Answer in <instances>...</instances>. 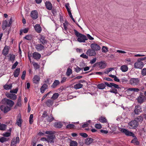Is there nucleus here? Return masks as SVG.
<instances>
[{
	"label": "nucleus",
	"instance_id": "nucleus-4",
	"mask_svg": "<svg viewBox=\"0 0 146 146\" xmlns=\"http://www.w3.org/2000/svg\"><path fill=\"white\" fill-rule=\"evenodd\" d=\"M139 81L138 78H131L129 80V83L132 85L135 86L139 84Z\"/></svg>",
	"mask_w": 146,
	"mask_h": 146
},
{
	"label": "nucleus",
	"instance_id": "nucleus-64",
	"mask_svg": "<svg viewBox=\"0 0 146 146\" xmlns=\"http://www.w3.org/2000/svg\"><path fill=\"white\" fill-rule=\"evenodd\" d=\"M80 135L82 137L86 138L88 137V135L85 133H80Z\"/></svg>",
	"mask_w": 146,
	"mask_h": 146
},
{
	"label": "nucleus",
	"instance_id": "nucleus-49",
	"mask_svg": "<svg viewBox=\"0 0 146 146\" xmlns=\"http://www.w3.org/2000/svg\"><path fill=\"white\" fill-rule=\"evenodd\" d=\"M59 96V94L58 93H55L53 94L51 98L52 99L55 100L58 98Z\"/></svg>",
	"mask_w": 146,
	"mask_h": 146
},
{
	"label": "nucleus",
	"instance_id": "nucleus-32",
	"mask_svg": "<svg viewBox=\"0 0 146 146\" xmlns=\"http://www.w3.org/2000/svg\"><path fill=\"white\" fill-rule=\"evenodd\" d=\"M47 122L49 123L51 122L54 119V118L53 117L52 115H50V116H48L46 118Z\"/></svg>",
	"mask_w": 146,
	"mask_h": 146
},
{
	"label": "nucleus",
	"instance_id": "nucleus-27",
	"mask_svg": "<svg viewBox=\"0 0 146 146\" xmlns=\"http://www.w3.org/2000/svg\"><path fill=\"white\" fill-rule=\"evenodd\" d=\"M87 40V37H78L77 39L78 41L80 42H85Z\"/></svg>",
	"mask_w": 146,
	"mask_h": 146
},
{
	"label": "nucleus",
	"instance_id": "nucleus-3",
	"mask_svg": "<svg viewBox=\"0 0 146 146\" xmlns=\"http://www.w3.org/2000/svg\"><path fill=\"white\" fill-rule=\"evenodd\" d=\"M130 128L132 129H136L139 125V123L135 119L130 121L129 123Z\"/></svg>",
	"mask_w": 146,
	"mask_h": 146
},
{
	"label": "nucleus",
	"instance_id": "nucleus-45",
	"mask_svg": "<svg viewBox=\"0 0 146 146\" xmlns=\"http://www.w3.org/2000/svg\"><path fill=\"white\" fill-rule=\"evenodd\" d=\"M64 27V30L66 31L67 29V27L69 24V23L66 20H65L64 23H63Z\"/></svg>",
	"mask_w": 146,
	"mask_h": 146
},
{
	"label": "nucleus",
	"instance_id": "nucleus-21",
	"mask_svg": "<svg viewBox=\"0 0 146 146\" xmlns=\"http://www.w3.org/2000/svg\"><path fill=\"white\" fill-rule=\"evenodd\" d=\"M35 48L38 51H39L43 50L44 47L41 44H38L36 46Z\"/></svg>",
	"mask_w": 146,
	"mask_h": 146
},
{
	"label": "nucleus",
	"instance_id": "nucleus-13",
	"mask_svg": "<svg viewBox=\"0 0 146 146\" xmlns=\"http://www.w3.org/2000/svg\"><path fill=\"white\" fill-rule=\"evenodd\" d=\"M48 137L47 142L52 144L54 143V139L55 138V136L53 135H48L47 136Z\"/></svg>",
	"mask_w": 146,
	"mask_h": 146
},
{
	"label": "nucleus",
	"instance_id": "nucleus-23",
	"mask_svg": "<svg viewBox=\"0 0 146 146\" xmlns=\"http://www.w3.org/2000/svg\"><path fill=\"white\" fill-rule=\"evenodd\" d=\"M62 125V124L60 122H55L54 124V127L56 128H60Z\"/></svg>",
	"mask_w": 146,
	"mask_h": 146
},
{
	"label": "nucleus",
	"instance_id": "nucleus-55",
	"mask_svg": "<svg viewBox=\"0 0 146 146\" xmlns=\"http://www.w3.org/2000/svg\"><path fill=\"white\" fill-rule=\"evenodd\" d=\"M120 80L123 84H125L128 81V80L127 78L125 77H124L123 78H122L120 79Z\"/></svg>",
	"mask_w": 146,
	"mask_h": 146
},
{
	"label": "nucleus",
	"instance_id": "nucleus-12",
	"mask_svg": "<svg viewBox=\"0 0 146 146\" xmlns=\"http://www.w3.org/2000/svg\"><path fill=\"white\" fill-rule=\"evenodd\" d=\"M86 54L89 56H94L96 55V51L92 48L88 49L87 51Z\"/></svg>",
	"mask_w": 146,
	"mask_h": 146
},
{
	"label": "nucleus",
	"instance_id": "nucleus-2",
	"mask_svg": "<svg viewBox=\"0 0 146 146\" xmlns=\"http://www.w3.org/2000/svg\"><path fill=\"white\" fill-rule=\"evenodd\" d=\"M146 59V57L138 58L137 61L134 64V68H136L142 69L143 66L144 64L141 61L144 60Z\"/></svg>",
	"mask_w": 146,
	"mask_h": 146
},
{
	"label": "nucleus",
	"instance_id": "nucleus-39",
	"mask_svg": "<svg viewBox=\"0 0 146 146\" xmlns=\"http://www.w3.org/2000/svg\"><path fill=\"white\" fill-rule=\"evenodd\" d=\"M83 86V84L80 83H78L75 84L74 86V88L75 89H78L82 88Z\"/></svg>",
	"mask_w": 146,
	"mask_h": 146
},
{
	"label": "nucleus",
	"instance_id": "nucleus-42",
	"mask_svg": "<svg viewBox=\"0 0 146 146\" xmlns=\"http://www.w3.org/2000/svg\"><path fill=\"white\" fill-rule=\"evenodd\" d=\"M9 140V138L5 137H0V142L2 143H3L6 141Z\"/></svg>",
	"mask_w": 146,
	"mask_h": 146
},
{
	"label": "nucleus",
	"instance_id": "nucleus-52",
	"mask_svg": "<svg viewBox=\"0 0 146 146\" xmlns=\"http://www.w3.org/2000/svg\"><path fill=\"white\" fill-rule=\"evenodd\" d=\"M33 114H31L29 118V122L30 124H31L33 122Z\"/></svg>",
	"mask_w": 146,
	"mask_h": 146
},
{
	"label": "nucleus",
	"instance_id": "nucleus-41",
	"mask_svg": "<svg viewBox=\"0 0 146 146\" xmlns=\"http://www.w3.org/2000/svg\"><path fill=\"white\" fill-rule=\"evenodd\" d=\"M99 121L101 123H105L107 122V120L105 117L101 116L99 118Z\"/></svg>",
	"mask_w": 146,
	"mask_h": 146
},
{
	"label": "nucleus",
	"instance_id": "nucleus-56",
	"mask_svg": "<svg viewBox=\"0 0 146 146\" xmlns=\"http://www.w3.org/2000/svg\"><path fill=\"white\" fill-rule=\"evenodd\" d=\"M141 74L143 76L146 75V68H144L142 70Z\"/></svg>",
	"mask_w": 146,
	"mask_h": 146
},
{
	"label": "nucleus",
	"instance_id": "nucleus-58",
	"mask_svg": "<svg viewBox=\"0 0 146 146\" xmlns=\"http://www.w3.org/2000/svg\"><path fill=\"white\" fill-rule=\"evenodd\" d=\"M48 113L46 111H44L43 113L42 117L43 118H45L46 117H48Z\"/></svg>",
	"mask_w": 146,
	"mask_h": 146
},
{
	"label": "nucleus",
	"instance_id": "nucleus-50",
	"mask_svg": "<svg viewBox=\"0 0 146 146\" xmlns=\"http://www.w3.org/2000/svg\"><path fill=\"white\" fill-rule=\"evenodd\" d=\"M16 105L19 106H20L21 105V98L20 96L19 97L18 99Z\"/></svg>",
	"mask_w": 146,
	"mask_h": 146
},
{
	"label": "nucleus",
	"instance_id": "nucleus-14",
	"mask_svg": "<svg viewBox=\"0 0 146 146\" xmlns=\"http://www.w3.org/2000/svg\"><path fill=\"white\" fill-rule=\"evenodd\" d=\"M96 64H98V66L100 69H104L105 68L106 64L104 61H101L97 62Z\"/></svg>",
	"mask_w": 146,
	"mask_h": 146
},
{
	"label": "nucleus",
	"instance_id": "nucleus-5",
	"mask_svg": "<svg viewBox=\"0 0 146 146\" xmlns=\"http://www.w3.org/2000/svg\"><path fill=\"white\" fill-rule=\"evenodd\" d=\"M142 112V109L141 106L139 105H137L135 107L134 110V112L136 115H138L140 113Z\"/></svg>",
	"mask_w": 146,
	"mask_h": 146
},
{
	"label": "nucleus",
	"instance_id": "nucleus-37",
	"mask_svg": "<svg viewBox=\"0 0 146 146\" xmlns=\"http://www.w3.org/2000/svg\"><path fill=\"white\" fill-rule=\"evenodd\" d=\"M7 126L6 125L1 123V124H0V130L2 131L5 130L6 129Z\"/></svg>",
	"mask_w": 146,
	"mask_h": 146
},
{
	"label": "nucleus",
	"instance_id": "nucleus-25",
	"mask_svg": "<svg viewBox=\"0 0 146 146\" xmlns=\"http://www.w3.org/2000/svg\"><path fill=\"white\" fill-rule=\"evenodd\" d=\"M20 68H17L13 72V75L16 78L18 76L20 72Z\"/></svg>",
	"mask_w": 146,
	"mask_h": 146
},
{
	"label": "nucleus",
	"instance_id": "nucleus-6",
	"mask_svg": "<svg viewBox=\"0 0 146 146\" xmlns=\"http://www.w3.org/2000/svg\"><path fill=\"white\" fill-rule=\"evenodd\" d=\"M31 16L34 20L37 19L38 17V13L37 11H32L31 13Z\"/></svg>",
	"mask_w": 146,
	"mask_h": 146
},
{
	"label": "nucleus",
	"instance_id": "nucleus-19",
	"mask_svg": "<svg viewBox=\"0 0 146 146\" xmlns=\"http://www.w3.org/2000/svg\"><path fill=\"white\" fill-rule=\"evenodd\" d=\"M41 55L40 54L37 52H34L33 54V58L36 60H38L41 57Z\"/></svg>",
	"mask_w": 146,
	"mask_h": 146
},
{
	"label": "nucleus",
	"instance_id": "nucleus-57",
	"mask_svg": "<svg viewBox=\"0 0 146 146\" xmlns=\"http://www.w3.org/2000/svg\"><path fill=\"white\" fill-rule=\"evenodd\" d=\"M74 70L77 72H80L81 70H82L83 68H80L78 66H77L76 68H74Z\"/></svg>",
	"mask_w": 146,
	"mask_h": 146
},
{
	"label": "nucleus",
	"instance_id": "nucleus-9",
	"mask_svg": "<svg viewBox=\"0 0 146 146\" xmlns=\"http://www.w3.org/2000/svg\"><path fill=\"white\" fill-rule=\"evenodd\" d=\"M0 109L1 110L3 111L4 113L7 112L11 110L10 107L7 106H6L3 105L1 106Z\"/></svg>",
	"mask_w": 146,
	"mask_h": 146
},
{
	"label": "nucleus",
	"instance_id": "nucleus-7",
	"mask_svg": "<svg viewBox=\"0 0 146 146\" xmlns=\"http://www.w3.org/2000/svg\"><path fill=\"white\" fill-rule=\"evenodd\" d=\"M4 101L5 102V103L7 105L9 106V107H12L15 104L13 101L7 98H5L4 99Z\"/></svg>",
	"mask_w": 146,
	"mask_h": 146
},
{
	"label": "nucleus",
	"instance_id": "nucleus-24",
	"mask_svg": "<svg viewBox=\"0 0 146 146\" xmlns=\"http://www.w3.org/2000/svg\"><path fill=\"white\" fill-rule=\"evenodd\" d=\"M53 103V101L50 99L48 100L45 102L46 106L48 107L51 106Z\"/></svg>",
	"mask_w": 146,
	"mask_h": 146
},
{
	"label": "nucleus",
	"instance_id": "nucleus-30",
	"mask_svg": "<svg viewBox=\"0 0 146 146\" xmlns=\"http://www.w3.org/2000/svg\"><path fill=\"white\" fill-rule=\"evenodd\" d=\"M94 139L91 138H88L86 140L85 143L86 145H89L92 143Z\"/></svg>",
	"mask_w": 146,
	"mask_h": 146
},
{
	"label": "nucleus",
	"instance_id": "nucleus-11",
	"mask_svg": "<svg viewBox=\"0 0 146 146\" xmlns=\"http://www.w3.org/2000/svg\"><path fill=\"white\" fill-rule=\"evenodd\" d=\"M10 47L9 46L5 45L2 51V54L4 56L7 55L9 51Z\"/></svg>",
	"mask_w": 146,
	"mask_h": 146
},
{
	"label": "nucleus",
	"instance_id": "nucleus-8",
	"mask_svg": "<svg viewBox=\"0 0 146 146\" xmlns=\"http://www.w3.org/2000/svg\"><path fill=\"white\" fill-rule=\"evenodd\" d=\"M7 97L13 100H15L17 98V96L15 94L9 93H7L6 94Z\"/></svg>",
	"mask_w": 146,
	"mask_h": 146
},
{
	"label": "nucleus",
	"instance_id": "nucleus-60",
	"mask_svg": "<svg viewBox=\"0 0 146 146\" xmlns=\"http://www.w3.org/2000/svg\"><path fill=\"white\" fill-rule=\"evenodd\" d=\"M17 143L15 142V140L13 139L11 143V146H16Z\"/></svg>",
	"mask_w": 146,
	"mask_h": 146
},
{
	"label": "nucleus",
	"instance_id": "nucleus-62",
	"mask_svg": "<svg viewBox=\"0 0 146 146\" xmlns=\"http://www.w3.org/2000/svg\"><path fill=\"white\" fill-rule=\"evenodd\" d=\"M18 64V62L17 61H16L15 63L12 65L11 69H14L17 66Z\"/></svg>",
	"mask_w": 146,
	"mask_h": 146
},
{
	"label": "nucleus",
	"instance_id": "nucleus-15",
	"mask_svg": "<svg viewBox=\"0 0 146 146\" xmlns=\"http://www.w3.org/2000/svg\"><path fill=\"white\" fill-rule=\"evenodd\" d=\"M40 42L44 45L47 44L48 41L46 37H40L39 38Z\"/></svg>",
	"mask_w": 146,
	"mask_h": 146
},
{
	"label": "nucleus",
	"instance_id": "nucleus-48",
	"mask_svg": "<svg viewBox=\"0 0 146 146\" xmlns=\"http://www.w3.org/2000/svg\"><path fill=\"white\" fill-rule=\"evenodd\" d=\"M78 143L75 141H71L70 143V146H77Z\"/></svg>",
	"mask_w": 146,
	"mask_h": 146
},
{
	"label": "nucleus",
	"instance_id": "nucleus-40",
	"mask_svg": "<svg viewBox=\"0 0 146 146\" xmlns=\"http://www.w3.org/2000/svg\"><path fill=\"white\" fill-rule=\"evenodd\" d=\"M10 57L9 59V60L12 62L13 63L15 58V56L13 54H10Z\"/></svg>",
	"mask_w": 146,
	"mask_h": 146
},
{
	"label": "nucleus",
	"instance_id": "nucleus-61",
	"mask_svg": "<svg viewBox=\"0 0 146 146\" xmlns=\"http://www.w3.org/2000/svg\"><path fill=\"white\" fill-rule=\"evenodd\" d=\"M80 57H81L83 58H86V59H88V56L86 55V54H84V53H83L82 54H81L80 56Z\"/></svg>",
	"mask_w": 146,
	"mask_h": 146
},
{
	"label": "nucleus",
	"instance_id": "nucleus-18",
	"mask_svg": "<svg viewBox=\"0 0 146 146\" xmlns=\"http://www.w3.org/2000/svg\"><path fill=\"white\" fill-rule=\"evenodd\" d=\"M40 77L38 75H35L33 78V83L36 84L39 83L40 80Z\"/></svg>",
	"mask_w": 146,
	"mask_h": 146
},
{
	"label": "nucleus",
	"instance_id": "nucleus-28",
	"mask_svg": "<svg viewBox=\"0 0 146 146\" xmlns=\"http://www.w3.org/2000/svg\"><path fill=\"white\" fill-rule=\"evenodd\" d=\"M8 24L7 20L3 21L2 25V29L3 30H4L7 26L8 27Z\"/></svg>",
	"mask_w": 146,
	"mask_h": 146
},
{
	"label": "nucleus",
	"instance_id": "nucleus-34",
	"mask_svg": "<svg viewBox=\"0 0 146 146\" xmlns=\"http://www.w3.org/2000/svg\"><path fill=\"white\" fill-rule=\"evenodd\" d=\"M127 90L128 91H133L134 92H137L140 91V90L138 88H129L127 89Z\"/></svg>",
	"mask_w": 146,
	"mask_h": 146
},
{
	"label": "nucleus",
	"instance_id": "nucleus-54",
	"mask_svg": "<svg viewBox=\"0 0 146 146\" xmlns=\"http://www.w3.org/2000/svg\"><path fill=\"white\" fill-rule=\"evenodd\" d=\"M72 73V70L69 68L67 69V71L66 72V75L67 76H69Z\"/></svg>",
	"mask_w": 146,
	"mask_h": 146
},
{
	"label": "nucleus",
	"instance_id": "nucleus-33",
	"mask_svg": "<svg viewBox=\"0 0 146 146\" xmlns=\"http://www.w3.org/2000/svg\"><path fill=\"white\" fill-rule=\"evenodd\" d=\"M135 119L137 122H141L143 120V116L142 115H140L135 118Z\"/></svg>",
	"mask_w": 146,
	"mask_h": 146
},
{
	"label": "nucleus",
	"instance_id": "nucleus-46",
	"mask_svg": "<svg viewBox=\"0 0 146 146\" xmlns=\"http://www.w3.org/2000/svg\"><path fill=\"white\" fill-rule=\"evenodd\" d=\"M29 31V29L28 28H26L23 30H21L20 31V35H21L23 32L25 33H27Z\"/></svg>",
	"mask_w": 146,
	"mask_h": 146
},
{
	"label": "nucleus",
	"instance_id": "nucleus-51",
	"mask_svg": "<svg viewBox=\"0 0 146 146\" xmlns=\"http://www.w3.org/2000/svg\"><path fill=\"white\" fill-rule=\"evenodd\" d=\"M33 66L36 70L39 69L40 68L39 66L35 62H33Z\"/></svg>",
	"mask_w": 146,
	"mask_h": 146
},
{
	"label": "nucleus",
	"instance_id": "nucleus-20",
	"mask_svg": "<svg viewBox=\"0 0 146 146\" xmlns=\"http://www.w3.org/2000/svg\"><path fill=\"white\" fill-rule=\"evenodd\" d=\"M35 30L38 33H40L42 31V28L39 24H36L34 26Z\"/></svg>",
	"mask_w": 146,
	"mask_h": 146
},
{
	"label": "nucleus",
	"instance_id": "nucleus-35",
	"mask_svg": "<svg viewBox=\"0 0 146 146\" xmlns=\"http://www.w3.org/2000/svg\"><path fill=\"white\" fill-rule=\"evenodd\" d=\"M111 85V88L112 87H113L114 88H116L118 89L119 91H120V90L121 89V88L118 85L116 84L113 83H112Z\"/></svg>",
	"mask_w": 146,
	"mask_h": 146
},
{
	"label": "nucleus",
	"instance_id": "nucleus-10",
	"mask_svg": "<svg viewBox=\"0 0 146 146\" xmlns=\"http://www.w3.org/2000/svg\"><path fill=\"white\" fill-rule=\"evenodd\" d=\"M90 46L91 48L94 50L96 51H98L101 49L100 46L98 44L95 43H92L91 44Z\"/></svg>",
	"mask_w": 146,
	"mask_h": 146
},
{
	"label": "nucleus",
	"instance_id": "nucleus-22",
	"mask_svg": "<svg viewBox=\"0 0 146 146\" xmlns=\"http://www.w3.org/2000/svg\"><path fill=\"white\" fill-rule=\"evenodd\" d=\"M145 98V97L144 96L142 95L139 96L138 98L137 99V102L138 103L140 104H141L142 103H143L144 101Z\"/></svg>",
	"mask_w": 146,
	"mask_h": 146
},
{
	"label": "nucleus",
	"instance_id": "nucleus-1",
	"mask_svg": "<svg viewBox=\"0 0 146 146\" xmlns=\"http://www.w3.org/2000/svg\"><path fill=\"white\" fill-rule=\"evenodd\" d=\"M119 129L121 132L125 134L126 135L132 136L134 137V139L131 141V143H133L135 145L139 144V142L138 141L137 137L135 136L133 133L129 131L128 130L124 128H119Z\"/></svg>",
	"mask_w": 146,
	"mask_h": 146
},
{
	"label": "nucleus",
	"instance_id": "nucleus-43",
	"mask_svg": "<svg viewBox=\"0 0 146 146\" xmlns=\"http://www.w3.org/2000/svg\"><path fill=\"white\" fill-rule=\"evenodd\" d=\"M4 88L6 90H8L11 89L12 88V84L9 85L5 84L3 86Z\"/></svg>",
	"mask_w": 146,
	"mask_h": 146
},
{
	"label": "nucleus",
	"instance_id": "nucleus-16",
	"mask_svg": "<svg viewBox=\"0 0 146 146\" xmlns=\"http://www.w3.org/2000/svg\"><path fill=\"white\" fill-rule=\"evenodd\" d=\"M16 124L19 127L21 126L22 119L21 115L20 114H19L17 116V122Z\"/></svg>",
	"mask_w": 146,
	"mask_h": 146
},
{
	"label": "nucleus",
	"instance_id": "nucleus-59",
	"mask_svg": "<svg viewBox=\"0 0 146 146\" xmlns=\"http://www.w3.org/2000/svg\"><path fill=\"white\" fill-rule=\"evenodd\" d=\"M18 91V88H17L15 89H13V90L10 91V92L11 93H14L15 94H17Z\"/></svg>",
	"mask_w": 146,
	"mask_h": 146
},
{
	"label": "nucleus",
	"instance_id": "nucleus-47",
	"mask_svg": "<svg viewBox=\"0 0 146 146\" xmlns=\"http://www.w3.org/2000/svg\"><path fill=\"white\" fill-rule=\"evenodd\" d=\"M75 127V126L74 124H68L66 127V129H74Z\"/></svg>",
	"mask_w": 146,
	"mask_h": 146
},
{
	"label": "nucleus",
	"instance_id": "nucleus-26",
	"mask_svg": "<svg viewBox=\"0 0 146 146\" xmlns=\"http://www.w3.org/2000/svg\"><path fill=\"white\" fill-rule=\"evenodd\" d=\"M48 88L47 84H44L41 87L40 89V92L42 93H43L45 90Z\"/></svg>",
	"mask_w": 146,
	"mask_h": 146
},
{
	"label": "nucleus",
	"instance_id": "nucleus-38",
	"mask_svg": "<svg viewBox=\"0 0 146 146\" xmlns=\"http://www.w3.org/2000/svg\"><path fill=\"white\" fill-rule=\"evenodd\" d=\"M106 87V85L104 83H101L98 84L97 86L98 88L100 89H103Z\"/></svg>",
	"mask_w": 146,
	"mask_h": 146
},
{
	"label": "nucleus",
	"instance_id": "nucleus-36",
	"mask_svg": "<svg viewBox=\"0 0 146 146\" xmlns=\"http://www.w3.org/2000/svg\"><path fill=\"white\" fill-rule=\"evenodd\" d=\"M74 32L76 36H86L85 35L79 33L75 29H74Z\"/></svg>",
	"mask_w": 146,
	"mask_h": 146
},
{
	"label": "nucleus",
	"instance_id": "nucleus-44",
	"mask_svg": "<svg viewBox=\"0 0 146 146\" xmlns=\"http://www.w3.org/2000/svg\"><path fill=\"white\" fill-rule=\"evenodd\" d=\"M118 90L117 89L111 88L109 92L116 94L118 93Z\"/></svg>",
	"mask_w": 146,
	"mask_h": 146
},
{
	"label": "nucleus",
	"instance_id": "nucleus-17",
	"mask_svg": "<svg viewBox=\"0 0 146 146\" xmlns=\"http://www.w3.org/2000/svg\"><path fill=\"white\" fill-rule=\"evenodd\" d=\"M45 6L47 9L50 10L52 9V6L51 3L48 1H46L45 3Z\"/></svg>",
	"mask_w": 146,
	"mask_h": 146
},
{
	"label": "nucleus",
	"instance_id": "nucleus-31",
	"mask_svg": "<svg viewBox=\"0 0 146 146\" xmlns=\"http://www.w3.org/2000/svg\"><path fill=\"white\" fill-rule=\"evenodd\" d=\"M120 70L122 72H125L127 71L128 67L126 65H123L121 67Z\"/></svg>",
	"mask_w": 146,
	"mask_h": 146
},
{
	"label": "nucleus",
	"instance_id": "nucleus-63",
	"mask_svg": "<svg viewBox=\"0 0 146 146\" xmlns=\"http://www.w3.org/2000/svg\"><path fill=\"white\" fill-rule=\"evenodd\" d=\"M65 7L67 11L70 10L69 6V4L68 3H66L65 4Z\"/></svg>",
	"mask_w": 146,
	"mask_h": 146
},
{
	"label": "nucleus",
	"instance_id": "nucleus-29",
	"mask_svg": "<svg viewBox=\"0 0 146 146\" xmlns=\"http://www.w3.org/2000/svg\"><path fill=\"white\" fill-rule=\"evenodd\" d=\"M59 84L60 82L59 80H55L51 85V87L53 88H55L57 85Z\"/></svg>",
	"mask_w": 146,
	"mask_h": 146
},
{
	"label": "nucleus",
	"instance_id": "nucleus-53",
	"mask_svg": "<svg viewBox=\"0 0 146 146\" xmlns=\"http://www.w3.org/2000/svg\"><path fill=\"white\" fill-rule=\"evenodd\" d=\"M102 52L106 53L108 51V48L107 47L103 46L102 48Z\"/></svg>",
	"mask_w": 146,
	"mask_h": 146
}]
</instances>
